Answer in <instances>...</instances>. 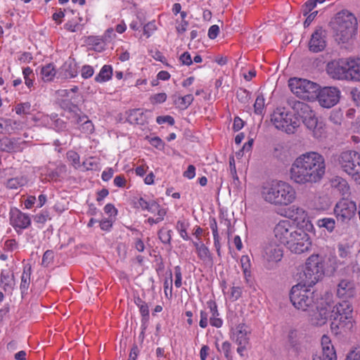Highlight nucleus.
<instances>
[{
	"instance_id": "obj_1",
	"label": "nucleus",
	"mask_w": 360,
	"mask_h": 360,
	"mask_svg": "<svg viewBox=\"0 0 360 360\" xmlns=\"http://www.w3.org/2000/svg\"><path fill=\"white\" fill-rule=\"evenodd\" d=\"M324 157L316 152L304 153L292 163L290 178L296 184L312 186L321 181L326 174Z\"/></svg>"
},
{
	"instance_id": "obj_2",
	"label": "nucleus",
	"mask_w": 360,
	"mask_h": 360,
	"mask_svg": "<svg viewBox=\"0 0 360 360\" xmlns=\"http://www.w3.org/2000/svg\"><path fill=\"white\" fill-rule=\"evenodd\" d=\"M316 309V324L323 325L330 318L332 320L331 329L336 333L339 329L346 330L352 328L353 308L348 301L343 300L334 304L333 302L325 300L321 302Z\"/></svg>"
},
{
	"instance_id": "obj_3",
	"label": "nucleus",
	"mask_w": 360,
	"mask_h": 360,
	"mask_svg": "<svg viewBox=\"0 0 360 360\" xmlns=\"http://www.w3.org/2000/svg\"><path fill=\"white\" fill-rule=\"evenodd\" d=\"M261 196L265 202L271 205L288 206L295 201L297 192L288 182L273 181L262 185Z\"/></svg>"
},
{
	"instance_id": "obj_4",
	"label": "nucleus",
	"mask_w": 360,
	"mask_h": 360,
	"mask_svg": "<svg viewBox=\"0 0 360 360\" xmlns=\"http://www.w3.org/2000/svg\"><path fill=\"white\" fill-rule=\"evenodd\" d=\"M332 27L339 40L345 43L356 34L357 20L353 14L343 11L337 13L332 22Z\"/></svg>"
},
{
	"instance_id": "obj_5",
	"label": "nucleus",
	"mask_w": 360,
	"mask_h": 360,
	"mask_svg": "<svg viewBox=\"0 0 360 360\" xmlns=\"http://www.w3.org/2000/svg\"><path fill=\"white\" fill-rule=\"evenodd\" d=\"M305 283L293 285L290 292V300L292 305L303 311H312L316 307L314 292L307 288Z\"/></svg>"
},
{
	"instance_id": "obj_6",
	"label": "nucleus",
	"mask_w": 360,
	"mask_h": 360,
	"mask_svg": "<svg viewBox=\"0 0 360 360\" xmlns=\"http://www.w3.org/2000/svg\"><path fill=\"white\" fill-rule=\"evenodd\" d=\"M288 86L290 91L300 98L314 101L318 96L319 85L306 79L291 78L289 79Z\"/></svg>"
},
{
	"instance_id": "obj_7",
	"label": "nucleus",
	"mask_w": 360,
	"mask_h": 360,
	"mask_svg": "<svg viewBox=\"0 0 360 360\" xmlns=\"http://www.w3.org/2000/svg\"><path fill=\"white\" fill-rule=\"evenodd\" d=\"M324 274V265L322 257L319 255H311L306 261L303 269L302 282L308 286L315 285Z\"/></svg>"
},
{
	"instance_id": "obj_8",
	"label": "nucleus",
	"mask_w": 360,
	"mask_h": 360,
	"mask_svg": "<svg viewBox=\"0 0 360 360\" xmlns=\"http://www.w3.org/2000/svg\"><path fill=\"white\" fill-rule=\"evenodd\" d=\"M338 162L343 172L360 184V153L355 150L343 151L338 155Z\"/></svg>"
},
{
	"instance_id": "obj_9",
	"label": "nucleus",
	"mask_w": 360,
	"mask_h": 360,
	"mask_svg": "<svg viewBox=\"0 0 360 360\" xmlns=\"http://www.w3.org/2000/svg\"><path fill=\"white\" fill-rule=\"evenodd\" d=\"M271 122L277 129L288 134H294L300 126L297 118L293 117L285 108H276L271 115Z\"/></svg>"
},
{
	"instance_id": "obj_10",
	"label": "nucleus",
	"mask_w": 360,
	"mask_h": 360,
	"mask_svg": "<svg viewBox=\"0 0 360 360\" xmlns=\"http://www.w3.org/2000/svg\"><path fill=\"white\" fill-rule=\"evenodd\" d=\"M357 212V206L355 202L348 199H342L335 205L333 209L334 214L338 222L348 224L353 219Z\"/></svg>"
},
{
	"instance_id": "obj_11",
	"label": "nucleus",
	"mask_w": 360,
	"mask_h": 360,
	"mask_svg": "<svg viewBox=\"0 0 360 360\" xmlns=\"http://www.w3.org/2000/svg\"><path fill=\"white\" fill-rule=\"evenodd\" d=\"M299 229L290 220L285 219L280 221L275 226L274 233L281 243L287 245Z\"/></svg>"
},
{
	"instance_id": "obj_12",
	"label": "nucleus",
	"mask_w": 360,
	"mask_h": 360,
	"mask_svg": "<svg viewBox=\"0 0 360 360\" xmlns=\"http://www.w3.org/2000/svg\"><path fill=\"white\" fill-rule=\"evenodd\" d=\"M326 72L333 79L349 81V58L328 63Z\"/></svg>"
},
{
	"instance_id": "obj_13",
	"label": "nucleus",
	"mask_w": 360,
	"mask_h": 360,
	"mask_svg": "<svg viewBox=\"0 0 360 360\" xmlns=\"http://www.w3.org/2000/svg\"><path fill=\"white\" fill-rule=\"evenodd\" d=\"M311 244L308 233L302 229H299L287 246L291 252L295 254H301L309 250Z\"/></svg>"
},
{
	"instance_id": "obj_14",
	"label": "nucleus",
	"mask_w": 360,
	"mask_h": 360,
	"mask_svg": "<svg viewBox=\"0 0 360 360\" xmlns=\"http://www.w3.org/2000/svg\"><path fill=\"white\" fill-rule=\"evenodd\" d=\"M340 94V91L336 87L325 86L321 89L319 86L316 99L322 107L330 108L338 103Z\"/></svg>"
},
{
	"instance_id": "obj_15",
	"label": "nucleus",
	"mask_w": 360,
	"mask_h": 360,
	"mask_svg": "<svg viewBox=\"0 0 360 360\" xmlns=\"http://www.w3.org/2000/svg\"><path fill=\"white\" fill-rule=\"evenodd\" d=\"M326 46V31L322 27H316L309 41V49L313 53H319Z\"/></svg>"
},
{
	"instance_id": "obj_16",
	"label": "nucleus",
	"mask_w": 360,
	"mask_h": 360,
	"mask_svg": "<svg viewBox=\"0 0 360 360\" xmlns=\"http://www.w3.org/2000/svg\"><path fill=\"white\" fill-rule=\"evenodd\" d=\"M10 223L15 229H25L30 225L31 219L27 214L15 208L10 212Z\"/></svg>"
},
{
	"instance_id": "obj_17",
	"label": "nucleus",
	"mask_w": 360,
	"mask_h": 360,
	"mask_svg": "<svg viewBox=\"0 0 360 360\" xmlns=\"http://www.w3.org/2000/svg\"><path fill=\"white\" fill-rule=\"evenodd\" d=\"M283 255V248L274 242H271L264 247L263 257L268 262L276 263L281 260Z\"/></svg>"
},
{
	"instance_id": "obj_18",
	"label": "nucleus",
	"mask_w": 360,
	"mask_h": 360,
	"mask_svg": "<svg viewBox=\"0 0 360 360\" xmlns=\"http://www.w3.org/2000/svg\"><path fill=\"white\" fill-rule=\"evenodd\" d=\"M250 334L249 327L244 323H240L236 326L233 332V340L237 345H248Z\"/></svg>"
},
{
	"instance_id": "obj_19",
	"label": "nucleus",
	"mask_w": 360,
	"mask_h": 360,
	"mask_svg": "<svg viewBox=\"0 0 360 360\" xmlns=\"http://www.w3.org/2000/svg\"><path fill=\"white\" fill-rule=\"evenodd\" d=\"M337 294L342 298L354 297L355 295L354 283L349 280H342L338 285Z\"/></svg>"
},
{
	"instance_id": "obj_20",
	"label": "nucleus",
	"mask_w": 360,
	"mask_h": 360,
	"mask_svg": "<svg viewBox=\"0 0 360 360\" xmlns=\"http://www.w3.org/2000/svg\"><path fill=\"white\" fill-rule=\"evenodd\" d=\"M349 81L360 82V58H349Z\"/></svg>"
},
{
	"instance_id": "obj_21",
	"label": "nucleus",
	"mask_w": 360,
	"mask_h": 360,
	"mask_svg": "<svg viewBox=\"0 0 360 360\" xmlns=\"http://www.w3.org/2000/svg\"><path fill=\"white\" fill-rule=\"evenodd\" d=\"M15 282L13 274L9 275L8 273H5L2 271L0 275V286L5 292L8 291L12 293L15 288Z\"/></svg>"
},
{
	"instance_id": "obj_22",
	"label": "nucleus",
	"mask_w": 360,
	"mask_h": 360,
	"mask_svg": "<svg viewBox=\"0 0 360 360\" xmlns=\"http://www.w3.org/2000/svg\"><path fill=\"white\" fill-rule=\"evenodd\" d=\"M77 67L76 63L73 60L65 61L60 68V74L65 78H73L77 75Z\"/></svg>"
},
{
	"instance_id": "obj_23",
	"label": "nucleus",
	"mask_w": 360,
	"mask_h": 360,
	"mask_svg": "<svg viewBox=\"0 0 360 360\" xmlns=\"http://www.w3.org/2000/svg\"><path fill=\"white\" fill-rule=\"evenodd\" d=\"M302 122L309 129L314 131L315 136H319V133L320 129H322V123L318 122V118L316 117L314 112L302 120Z\"/></svg>"
},
{
	"instance_id": "obj_24",
	"label": "nucleus",
	"mask_w": 360,
	"mask_h": 360,
	"mask_svg": "<svg viewBox=\"0 0 360 360\" xmlns=\"http://www.w3.org/2000/svg\"><path fill=\"white\" fill-rule=\"evenodd\" d=\"M292 108L302 120L314 112L308 104L301 101L293 102Z\"/></svg>"
},
{
	"instance_id": "obj_25",
	"label": "nucleus",
	"mask_w": 360,
	"mask_h": 360,
	"mask_svg": "<svg viewBox=\"0 0 360 360\" xmlns=\"http://www.w3.org/2000/svg\"><path fill=\"white\" fill-rule=\"evenodd\" d=\"M292 108L302 120L314 112L308 104L301 101L293 102Z\"/></svg>"
},
{
	"instance_id": "obj_26",
	"label": "nucleus",
	"mask_w": 360,
	"mask_h": 360,
	"mask_svg": "<svg viewBox=\"0 0 360 360\" xmlns=\"http://www.w3.org/2000/svg\"><path fill=\"white\" fill-rule=\"evenodd\" d=\"M75 123L83 133H91L94 131V124L86 115H75Z\"/></svg>"
},
{
	"instance_id": "obj_27",
	"label": "nucleus",
	"mask_w": 360,
	"mask_h": 360,
	"mask_svg": "<svg viewBox=\"0 0 360 360\" xmlns=\"http://www.w3.org/2000/svg\"><path fill=\"white\" fill-rule=\"evenodd\" d=\"M330 184L333 188H337L342 195L349 193V186L347 181L340 176H335L331 179Z\"/></svg>"
},
{
	"instance_id": "obj_28",
	"label": "nucleus",
	"mask_w": 360,
	"mask_h": 360,
	"mask_svg": "<svg viewBox=\"0 0 360 360\" xmlns=\"http://www.w3.org/2000/svg\"><path fill=\"white\" fill-rule=\"evenodd\" d=\"M30 275L31 267L29 266L27 269L25 267L21 276V282L20 285L22 296L27 293V291L29 288L30 283Z\"/></svg>"
},
{
	"instance_id": "obj_29",
	"label": "nucleus",
	"mask_w": 360,
	"mask_h": 360,
	"mask_svg": "<svg viewBox=\"0 0 360 360\" xmlns=\"http://www.w3.org/2000/svg\"><path fill=\"white\" fill-rule=\"evenodd\" d=\"M56 71L53 64L49 63L42 67L41 70V78L44 82H51L56 76Z\"/></svg>"
},
{
	"instance_id": "obj_30",
	"label": "nucleus",
	"mask_w": 360,
	"mask_h": 360,
	"mask_svg": "<svg viewBox=\"0 0 360 360\" xmlns=\"http://www.w3.org/2000/svg\"><path fill=\"white\" fill-rule=\"evenodd\" d=\"M112 75V68L110 65H105L101 68L98 75L95 77V81L97 82H104L108 81Z\"/></svg>"
},
{
	"instance_id": "obj_31",
	"label": "nucleus",
	"mask_w": 360,
	"mask_h": 360,
	"mask_svg": "<svg viewBox=\"0 0 360 360\" xmlns=\"http://www.w3.org/2000/svg\"><path fill=\"white\" fill-rule=\"evenodd\" d=\"M286 348L288 351L289 354H292L295 356H298L301 351V347L299 342L296 339L293 338L291 335H289L288 337V341L286 345Z\"/></svg>"
},
{
	"instance_id": "obj_32",
	"label": "nucleus",
	"mask_w": 360,
	"mask_h": 360,
	"mask_svg": "<svg viewBox=\"0 0 360 360\" xmlns=\"http://www.w3.org/2000/svg\"><path fill=\"white\" fill-rule=\"evenodd\" d=\"M316 224L320 228L326 229L329 233H332L335 227V220L330 217H324L317 221Z\"/></svg>"
},
{
	"instance_id": "obj_33",
	"label": "nucleus",
	"mask_w": 360,
	"mask_h": 360,
	"mask_svg": "<svg viewBox=\"0 0 360 360\" xmlns=\"http://www.w3.org/2000/svg\"><path fill=\"white\" fill-rule=\"evenodd\" d=\"M135 204L137 207H141L142 210H147L150 212H153L159 207L157 203L154 202L149 203L143 198H140Z\"/></svg>"
},
{
	"instance_id": "obj_34",
	"label": "nucleus",
	"mask_w": 360,
	"mask_h": 360,
	"mask_svg": "<svg viewBox=\"0 0 360 360\" xmlns=\"http://www.w3.org/2000/svg\"><path fill=\"white\" fill-rule=\"evenodd\" d=\"M215 345L219 352H223L224 356L227 360H233V356L231 354V344L229 341H225L222 343L221 349L219 348L217 342H216Z\"/></svg>"
},
{
	"instance_id": "obj_35",
	"label": "nucleus",
	"mask_w": 360,
	"mask_h": 360,
	"mask_svg": "<svg viewBox=\"0 0 360 360\" xmlns=\"http://www.w3.org/2000/svg\"><path fill=\"white\" fill-rule=\"evenodd\" d=\"M312 360H337L335 351V349L322 351L321 356L315 354L313 356Z\"/></svg>"
},
{
	"instance_id": "obj_36",
	"label": "nucleus",
	"mask_w": 360,
	"mask_h": 360,
	"mask_svg": "<svg viewBox=\"0 0 360 360\" xmlns=\"http://www.w3.org/2000/svg\"><path fill=\"white\" fill-rule=\"evenodd\" d=\"M197 254L198 257L203 262L212 261L211 253L208 248L203 243L200 244V247L198 248Z\"/></svg>"
},
{
	"instance_id": "obj_37",
	"label": "nucleus",
	"mask_w": 360,
	"mask_h": 360,
	"mask_svg": "<svg viewBox=\"0 0 360 360\" xmlns=\"http://www.w3.org/2000/svg\"><path fill=\"white\" fill-rule=\"evenodd\" d=\"M22 74L26 86L28 88H31L33 86V79L34 78L32 70L29 67L25 68L22 70Z\"/></svg>"
},
{
	"instance_id": "obj_38",
	"label": "nucleus",
	"mask_w": 360,
	"mask_h": 360,
	"mask_svg": "<svg viewBox=\"0 0 360 360\" xmlns=\"http://www.w3.org/2000/svg\"><path fill=\"white\" fill-rule=\"evenodd\" d=\"M264 98L262 94H258L254 104L255 112L257 115H262L264 110Z\"/></svg>"
},
{
	"instance_id": "obj_39",
	"label": "nucleus",
	"mask_w": 360,
	"mask_h": 360,
	"mask_svg": "<svg viewBox=\"0 0 360 360\" xmlns=\"http://www.w3.org/2000/svg\"><path fill=\"white\" fill-rule=\"evenodd\" d=\"M238 100L243 104H246L250 99V94L245 89H239L236 92Z\"/></svg>"
},
{
	"instance_id": "obj_40",
	"label": "nucleus",
	"mask_w": 360,
	"mask_h": 360,
	"mask_svg": "<svg viewBox=\"0 0 360 360\" xmlns=\"http://www.w3.org/2000/svg\"><path fill=\"white\" fill-rule=\"evenodd\" d=\"M31 109V105L30 103H19L15 107V112L18 115L29 114Z\"/></svg>"
},
{
	"instance_id": "obj_41",
	"label": "nucleus",
	"mask_w": 360,
	"mask_h": 360,
	"mask_svg": "<svg viewBox=\"0 0 360 360\" xmlns=\"http://www.w3.org/2000/svg\"><path fill=\"white\" fill-rule=\"evenodd\" d=\"M176 229L179 232V234L183 239L186 240H188L190 239V237L188 236L186 232V225L184 221H177Z\"/></svg>"
},
{
	"instance_id": "obj_42",
	"label": "nucleus",
	"mask_w": 360,
	"mask_h": 360,
	"mask_svg": "<svg viewBox=\"0 0 360 360\" xmlns=\"http://www.w3.org/2000/svg\"><path fill=\"white\" fill-rule=\"evenodd\" d=\"M48 219H51V217L49 212L46 210H43L41 213L34 217V221L38 224H44Z\"/></svg>"
},
{
	"instance_id": "obj_43",
	"label": "nucleus",
	"mask_w": 360,
	"mask_h": 360,
	"mask_svg": "<svg viewBox=\"0 0 360 360\" xmlns=\"http://www.w3.org/2000/svg\"><path fill=\"white\" fill-rule=\"evenodd\" d=\"M66 172V167L61 165L58 167L54 171H52L49 174V177L54 181H57L61 175Z\"/></svg>"
},
{
	"instance_id": "obj_44",
	"label": "nucleus",
	"mask_w": 360,
	"mask_h": 360,
	"mask_svg": "<svg viewBox=\"0 0 360 360\" xmlns=\"http://www.w3.org/2000/svg\"><path fill=\"white\" fill-rule=\"evenodd\" d=\"M171 230L166 231L163 229L158 231V236L160 240L165 244L170 243L171 240Z\"/></svg>"
},
{
	"instance_id": "obj_45",
	"label": "nucleus",
	"mask_w": 360,
	"mask_h": 360,
	"mask_svg": "<svg viewBox=\"0 0 360 360\" xmlns=\"http://www.w3.org/2000/svg\"><path fill=\"white\" fill-rule=\"evenodd\" d=\"M54 254L52 250H46L42 257L41 264L48 266L53 262Z\"/></svg>"
},
{
	"instance_id": "obj_46",
	"label": "nucleus",
	"mask_w": 360,
	"mask_h": 360,
	"mask_svg": "<svg viewBox=\"0 0 360 360\" xmlns=\"http://www.w3.org/2000/svg\"><path fill=\"white\" fill-rule=\"evenodd\" d=\"M179 101L180 102L181 107L183 108H186L192 103L193 101V96L192 94H188L184 96L179 97Z\"/></svg>"
},
{
	"instance_id": "obj_47",
	"label": "nucleus",
	"mask_w": 360,
	"mask_h": 360,
	"mask_svg": "<svg viewBox=\"0 0 360 360\" xmlns=\"http://www.w3.org/2000/svg\"><path fill=\"white\" fill-rule=\"evenodd\" d=\"M321 343L322 346V351H328L330 349H334V347L331 344L330 338L326 335L322 336Z\"/></svg>"
},
{
	"instance_id": "obj_48",
	"label": "nucleus",
	"mask_w": 360,
	"mask_h": 360,
	"mask_svg": "<svg viewBox=\"0 0 360 360\" xmlns=\"http://www.w3.org/2000/svg\"><path fill=\"white\" fill-rule=\"evenodd\" d=\"M316 6L314 0L307 1L302 8V12L304 15H307Z\"/></svg>"
},
{
	"instance_id": "obj_49",
	"label": "nucleus",
	"mask_w": 360,
	"mask_h": 360,
	"mask_svg": "<svg viewBox=\"0 0 360 360\" xmlns=\"http://www.w3.org/2000/svg\"><path fill=\"white\" fill-rule=\"evenodd\" d=\"M157 29L155 22H150L144 25L143 34L149 37L152 33Z\"/></svg>"
},
{
	"instance_id": "obj_50",
	"label": "nucleus",
	"mask_w": 360,
	"mask_h": 360,
	"mask_svg": "<svg viewBox=\"0 0 360 360\" xmlns=\"http://www.w3.org/2000/svg\"><path fill=\"white\" fill-rule=\"evenodd\" d=\"M94 68L90 65H84L81 70L82 77L88 79L94 75Z\"/></svg>"
},
{
	"instance_id": "obj_51",
	"label": "nucleus",
	"mask_w": 360,
	"mask_h": 360,
	"mask_svg": "<svg viewBox=\"0 0 360 360\" xmlns=\"http://www.w3.org/2000/svg\"><path fill=\"white\" fill-rule=\"evenodd\" d=\"M167 99V95L165 93H159L153 95L150 100L151 103H161L166 101Z\"/></svg>"
},
{
	"instance_id": "obj_52",
	"label": "nucleus",
	"mask_w": 360,
	"mask_h": 360,
	"mask_svg": "<svg viewBox=\"0 0 360 360\" xmlns=\"http://www.w3.org/2000/svg\"><path fill=\"white\" fill-rule=\"evenodd\" d=\"M174 275H175V281L174 285L176 288H180L181 286V267L179 266H176L174 267Z\"/></svg>"
},
{
	"instance_id": "obj_53",
	"label": "nucleus",
	"mask_w": 360,
	"mask_h": 360,
	"mask_svg": "<svg viewBox=\"0 0 360 360\" xmlns=\"http://www.w3.org/2000/svg\"><path fill=\"white\" fill-rule=\"evenodd\" d=\"M1 149L6 151H10L13 149V142L8 138H4L1 140Z\"/></svg>"
},
{
	"instance_id": "obj_54",
	"label": "nucleus",
	"mask_w": 360,
	"mask_h": 360,
	"mask_svg": "<svg viewBox=\"0 0 360 360\" xmlns=\"http://www.w3.org/2000/svg\"><path fill=\"white\" fill-rule=\"evenodd\" d=\"M18 247V243L15 239H8L4 243V249L8 251H13Z\"/></svg>"
},
{
	"instance_id": "obj_55",
	"label": "nucleus",
	"mask_w": 360,
	"mask_h": 360,
	"mask_svg": "<svg viewBox=\"0 0 360 360\" xmlns=\"http://www.w3.org/2000/svg\"><path fill=\"white\" fill-rule=\"evenodd\" d=\"M143 113L139 109H134L131 112V116L134 117V120L137 124H142Z\"/></svg>"
},
{
	"instance_id": "obj_56",
	"label": "nucleus",
	"mask_w": 360,
	"mask_h": 360,
	"mask_svg": "<svg viewBox=\"0 0 360 360\" xmlns=\"http://www.w3.org/2000/svg\"><path fill=\"white\" fill-rule=\"evenodd\" d=\"M157 122L159 124L167 122L170 125H173L174 124V119L170 115L166 116H158L156 119Z\"/></svg>"
},
{
	"instance_id": "obj_57",
	"label": "nucleus",
	"mask_w": 360,
	"mask_h": 360,
	"mask_svg": "<svg viewBox=\"0 0 360 360\" xmlns=\"http://www.w3.org/2000/svg\"><path fill=\"white\" fill-rule=\"evenodd\" d=\"M338 254L340 257L346 258L349 255V246H345L342 244L338 245Z\"/></svg>"
},
{
	"instance_id": "obj_58",
	"label": "nucleus",
	"mask_w": 360,
	"mask_h": 360,
	"mask_svg": "<svg viewBox=\"0 0 360 360\" xmlns=\"http://www.w3.org/2000/svg\"><path fill=\"white\" fill-rule=\"evenodd\" d=\"M219 32V27L217 25H212L208 30V37L214 39H215Z\"/></svg>"
},
{
	"instance_id": "obj_59",
	"label": "nucleus",
	"mask_w": 360,
	"mask_h": 360,
	"mask_svg": "<svg viewBox=\"0 0 360 360\" xmlns=\"http://www.w3.org/2000/svg\"><path fill=\"white\" fill-rule=\"evenodd\" d=\"M180 60L181 61L183 65H190L192 64L193 60L191 57V54L188 52H184L180 56Z\"/></svg>"
},
{
	"instance_id": "obj_60",
	"label": "nucleus",
	"mask_w": 360,
	"mask_h": 360,
	"mask_svg": "<svg viewBox=\"0 0 360 360\" xmlns=\"http://www.w3.org/2000/svg\"><path fill=\"white\" fill-rule=\"evenodd\" d=\"M140 313L143 316V320L147 321L149 319V309L146 303L139 307Z\"/></svg>"
},
{
	"instance_id": "obj_61",
	"label": "nucleus",
	"mask_w": 360,
	"mask_h": 360,
	"mask_svg": "<svg viewBox=\"0 0 360 360\" xmlns=\"http://www.w3.org/2000/svg\"><path fill=\"white\" fill-rule=\"evenodd\" d=\"M20 186L19 180L15 178L8 179L6 183V187L11 189H16Z\"/></svg>"
},
{
	"instance_id": "obj_62",
	"label": "nucleus",
	"mask_w": 360,
	"mask_h": 360,
	"mask_svg": "<svg viewBox=\"0 0 360 360\" xmlns=\"http://www.w3.org/2000/svg\"><path fill=\"white\" fill-rule=\"evenodd\" d=\"M104 211L109 215L110 217L117 214V210L112 204H107L104 207Z\"/></svg>"
},
{
	"instance_id": "obj_63",
	"label": "nucleus",
	"mask_w": 360,
	"mask_h": 360,
	"mask_svg": "<svg viewBox=\"0 0 360 360\" xmlns=\"http://www.w3.org/2000/svg\"><path fill=\"white\" fill-rule=\"evenodd\" d=\"M112 225V219H105L100 221V227L102 230L108 231Z\"/></svg>"
},
{
	"instance_id": "obj_64",
	"label": "nucleus",
	"mask_w": 360,
	"mask_h": 360,
	"mask_svg": "<svg viewBox=\"0 0 360 360\" xmlns=\"http://www.w3.org/2000/svg\"><path fill=\"white\" fill-rule=\"evenodd\" d=\"M345 360H360V349H356L349 352Z\"/></svg>"
}]
</instances>
